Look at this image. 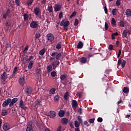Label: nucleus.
Returning a JSON list of instances; mask_svg holds the SVG:
<instances>
[{
	"label": "nucleus",
	"instance_id": "obj_56",
	"mask_svg": "<svg viewBox=\"0 0 131 131\" xmlns=\"http://www.w3.org/2000/svg\"><path fill=\"white\" fill-rule=\"evenodd\" d=\"M117 65H118L117 67H118V66H120V65H121V58H119L118 59Z\"/></svg>",
	"mask_w": 131,
	"mask_h": 131
},
{
	"label": "nucleus",
	"instance_id": "obj_35",
	"mask_svg": "<svg viewBox=\"0 0 131 131\" xmlns=\"http://www.w3.org/2000/svg\"><path fill=\"white\" fill-rule=\"evenodd\" d=\"M40 36V33H39V32H37L35 35V40H36V39H38V38H39Z\"/></svg>",
	"mask_w": 131,
	"mask_h": 131
},
{
	"label": "nucleus",
	"instance_id": "obj_48",
	"mask_svg": "<svg viewBox=\"0 0 131 131\" xmlns=\"http://www.w3.org/2000/svg\"><path fill=\"white\" fill-rule=\"evenodd\" d=\"M126 63V61L125 60H123V61L121 63V67L122 68H124V67L125 66V63Z\"/></svg>",
	"mask_w": 131,
	"mask_h": 131
},
{
	"label": "nucleus",
	"instance_id": "obj_52",
	"mask_svg": "<svg viewBox=\"0 0 131 131\" xmlns=\"http://www.w3.org/2000/svg\"><path fill=\"white\" fill-rule=\"evenodd\" d=\"M15 4L17 7H20V0H15Z\"/></svg>",
	"mask_w": 131,
	"mask_h": 131
},
{
	"label": "nucleus",
	"instance_id": "obj_31",
	"mask_svg": "<svg viewBox=\"0 0 131 131\" xmlns=\"http://www.w3.org/2000/svg\"><path fill=\"white\" fill-rule=\"evenodd\" d=\"M64 99L67 101L69 100V92H67L64 95Z\"/></svg>",
	"mask_w": 131,
	"mask_h": 131
},
{
	"label": "nucleus",
	"instance_id": "obj_43",
	"mask_svg": "<svg viewBox=\"0 0 131 131\" xmlns=\"http://www.w3.org/2000/svg\"><path fill=\"white\" fill-rule=\"evenodd\" d=\"M24 16V20H25V21L28 20V15L27 14V13H24V14L23 15Z\"/></svg>",
	"mask_w": 131,
	"mask_h": 131
},
{
	"label": "nucleus",
	"instance_id": "obj_8",
	"mask_svg": "<svg viewBox=\"0 0 131 131\" xmlns=\"http://www.w3.org/2000/svg\"><path fill=\"white\" fill-rule=\"evenodd\" d=\"M25 93L28 96L32 94V89L30 86H27L25 90Z\"/></svg>",
	"mask_w": 131,
	"mask_h": 131
},
{
	"label": "nucleus",
	"instance_id": "obj_61",
	"mask_svg": "<svg viewBox=\"0 0 131 131\" xmlns=\"http://www.w3.org/2000/svg\"><path fill=\"white\" fill-rule=\"evenodd\" d=\"M76 12H75V11H74L73 13H72V14L71 15V18H73V17H74V16H76Z\"/></svg>",
	"mask_w": 131,
	"mask_h": 131
},
{
	"label": "nucleus",
	"instance_id": "obj_15",
	"mask_svg": "<svg viewBox=\"0 0 131 131\" xmlns=\"http://www.w3.org/2000/svg\"><path fill=\"white\" fill-rule=\"evenodd\" d=\"M72 106L73 108H76L78 106V103H77V101L75 100H72Z\"/></svg>",
	"mask_w": 131,
	"mask_h": 131
},
{
	"label": "nucleus",
	"instance_id": "obj_1",
	"mask_svg": "<svg viewBox=\"0 0 131 131\" xmlns=\"http://www.w3.org/2000/svg\"><path fill=\"white\" fill-rule=\"evenodd\" d=\"M59 65H60V61L58 59L53 60L51 62V66H52L53 70H55Z\"/></svg>",
	"mask_w": 131,
	"mask_h": 131
},
{
	"label": "nucleus",
	"instance_id": "obj_16",
	"mask_svg": "<svg viewBox=\"0 0 131 131\" xmlns=\"http://www.w3.org/2000/svg\"><path fill=\"white\" fill-rule=\"evenodd\" d=\"M80 62L81 64H85V63L88 62V59H86V57H82L80 58Z\"/></svg>",
	"mask_w": 131,
	"mask_h": 131
},
{
	"label": "nucleus",
	"instance_id": "obj_63",
	"mask_svg": "<svg viewBox=\"0 0 131 131\" xmlns=\"http://www.w3.org/2000/svg\"><path fill=\"white\" fill-rule=\"evenodd\" d=\"M9 15L8 14H6V13L3 14V18L6 20L7 19V17H8Z\"/></svg>",
	"mask_w": 131,
	"mask_h": 131
},
{
	"label": "nucleus",
	"instance_id": "obj_20",
	"mask_svg": "<svg viewBox=\"0 0 131 131\" xmlns=\"http://www.w3.org/2000/svg\"><path fill=\"white\" fill-rule=\"evenodd\" d=\"M122 92L124 93V94H128L129 93V88L128 87H124L122 89Z\"/></svg>",
	"mask_w": 131,
	"mask_h": 131
},
{
	"label": "nucleus",
	"instance_id": "obj_59",
	"mask_svg": "<svg viewBox=\"0 0 131 131\" xmlns=\"http://www.w3.org/2000/svg\"><path fill=\"white\" fill-rule=\"evenodd\" d=\"M108 50H110V51H112V50H113V45H110L108 46Z\"/></svg>",
	"mask_w": 131,
	"mask_h": 131
},
{
	"label": "nucleus",
	"instance_id": "obj_6",
	"mask_svg": "<svg viewBox=\"0 0 131 131\" xmlns=\"http://www.w3.org/2000/svg\"><path fill=\"white\" fill-rule=\"evenodd\" d=\"M46 37L49 41H53L55 39V36L52 33H48Z\"/></svg>",
	"mask_w": 131,
	"mask_h": 131
},
{
	"label": "nucleus",
	"instance_id": "obj_23",
	"mask_svg": "<svg viewBox=\"0 0 131 131\" xmlns=\"http://www.w3.org/2000/svg\"><path fill=\"white\" fill-rule=\"evenodd\" d=\"M69 120L66 118H63L61 119V123L62 124H67L68 123Z\"/></svg>",
	"mask_w": 131,
	"mask_h": 131
},
{
	"label": "nucleus",
	"instance_id": "obj_33",
	"mask_svg": "<svg viewBox=\"0 0 131 131\" xmlns=\"http://www.w3.org/2000/svg\"><path fill=\"white\" fill-rule=\"evenodd\" d=\"M26 131H33V129L32 128V124L28 125L26 128Z\"/></svg>",
	"mask_w": 131,
	"mask_h": 131
},
{
	"label": "nucleus",
	"instance_id": "obj_57",
	"mask_svg": "<svg viewBox=\"0 0 131 131\" xmlns=\"http://www.w3.org/2000/svg\"><path fill=\"white\" fill-rule=\"evenodd\" d=\"M78 121H79L80 123H81V124H82V119H81V117L78 116Z\"/></svg>",
	"mask_w": 131,
	"mask_h": 131
},
{
	"label": "nucleus",
	"instance_id": "obj_10",
	"mask_svg": "<svg viewBox=\"0 0 131 131\" xmlns=\"http://www.w3.org/2000/svg\"><path fill=\"white\" fill-rule=\"evenodd\" d=\"M8 75H7L6 72H4V73L1 75V79L3 80V81H6Z\"/></svg>",
	"mask_w": 131,
	"mask_h": 131
},
{
	"label": "nucleus",
	"instance_id": "obj_14",
	"mask_svg": "<svg viewBox=\"0 0 131 131\" xmlns=\"http://www.w3.org/2000/svg\"><path fill=\"white\" fill-rule=\"evenodd\" d=\"M6 29H9L10 27H12V23L11 22V20H8L6 23L5 24Z\"/></svg>",
	"mask_w": 131,
	"mask_h": 131
},
{
	"label": "nucleus",
	"instance_id": "obj_18",
	"mask_svg": "<svg viewBox=\"0 0 131 131\" xmlns=\"http://www.w3.org/2000/svg\"><path fill=\"white\" fill-rule=\"evenodd\" d=\"M18 81L20 85H24V83H25V78H20Z\"/></svg>",
	"mask_w": 131,
	"mask_h": 131
},
{
	"label": "nucleus",
	"instance_id": "obj_44",
	"mask_svg": "<svg viewBox=\"0 0 131 131\" xmlns=\"http://www.w3.org/2000/svg\"><path fill=\"white\" fill-rule=\"evenodd\" d=\"M15 3L14 2V1H10L9 3V4L10 5V7L13 9L14 8V4Z\"/></svg>",
	"mask_w": 131,
	"mask_h": 131
},
{
	"label": "nucleus",
	"instance_id": "obj_28",
	"mask_svg": "<svg viewBox=\"0 0 131 131\" xmlns=\"http://www.w3.org/2000/svg\"><path fill=\"white\" fill-rule=\"evenodd\" d=\"M60 100V95H56L54 97V101L55 102V103H57Z\"/></svg>",
	"mask_w": 131,
	"mask_h": 131
},
{
	"label": "nucleus",
	"instance_id": "obj_39",
	"mask_svg": "<svg viewBox=\"0 0 131 131\" xmlns=\"http://www.w3.org/2000/svg\"><path fill=\"white\" fill-rule=\"evenodd\" d=\"M74 124H75V127H79V126H80V124L79 123V122H78V121L76 120L74 121Z\"/></svg>",
	"mask_w": 131,
	"mask_h": 131
},
{
	"label": "nucleus",
	"instance_id": "obj_2",
	"mask_svg": "<svg viewBox=\"0 0 131 131\" xmlns=\"http://www.w3.org/2000/svg\"><path fill=\"white\" fill-rule=\"evenodd\" d=\"M70 24V22H69V21L67 20L65 21L64 20H62L60 23V26H63L64 29H66V28L69 26Z\"/></svg>",
	"mask_w": 131,
	"mask_h": 131
},
{
	"label": "nucleus",
	"instance_id": "obj_45",
	"mask_svg": "<svg viewBox=\"0 0 131 131\" xmlns=\"http://www.w3.org/2000/svg\"><path fill=\"white\" fill-rule=\"evenodd\" d=\"M61 48H62V47L61 46V43H58L56 46V49L57 50H60V49H61Z\"/></svg>",
	"mask_w": 131,
	"mask_h": 131
},
{
	"label": "nucleus",
	"instance_id": "obj_30",
	"mask_svg": "<svg viewBox=\"0 0 131 131\" xmlns=\"http://www.w3.org/2000/svg\"><path fill=\"white\" fill-rule=\"evenodd\" d=\"M47 69L48 73H50V72H51L53 70V67H52V65H49L47 67Z\"/></svg>",
	"mask_w": 131,
	"mask_h": 131
},
{
	"label": "nucleus",
	"instance_id": "obj_49",
	"mask_svg": "<svg viewBox=\"0 0 131 131\" xmlns=\"http://www.w3.org/2000/svg\"><path fill=\"white\" fill-rule=\"evenodd\" d=\"M78 23H79L78 19L77 18H75V23H74V26H77V25H78Z\"/></svg>",
	"mask_w": 131,
	"mask_h": 131
},
{
	"label": "nucleus",
	"instance_id": "obj_32",
	"mask_svg": "<svg viewBox=\"0 0 131 131\" xmlns=\"http://www.w3.org/2000/svg\"><path fill=\"white\" fill-rule=\"evenodd\" d=\"M41 100L40 99H37L35 102V104L36 106H40V105H41Z\"/></svg>",
	"mask_w": 131,
	"mask_h": 131
},
{
	"label": "nucleus",
	"instance_id": "obj_58",
	"mask_svg": "<svg viewBox=\"0 0 131 131\" xmlns=\"http://www.w3.org/2000/svg\"><path fill=\"white\" fill-rule=\"evenodd\" d=\"M29 48V46H26L25 48V49L24 50V53H25V52H27L28 51V49Z\"/></svg>",
	"mask_w": 131,
	"mask_h": 131
},
{
	"label": "nucleus",
	"instance_id": "obj_17",
	"mask_svg": "<svg viewBox=\"0 0 131 131\" xmlns=\"http://www.w3.org/2000/svg\"><path fill=\"white\" fill-rule=\"evenodd\" d=\"M4 130L7 131L10 129V127L9 126V124L8 123H5L3 126Z\"/></svg>",
	"mask_w": 131,
	"mask_h": 131
},
{
	"label": "nucleus",
	"instance_id": "obj_64",
	"mask_svg": "<svg viewBox=\"0 0 131 131\" xmlns=\"http://www.w3.org/2000/svg\"><path fill=\"white\" fill-rule=\"evenodd\" d=\"M56 131H62V126H59Z\"/></svg>",
	"mask_w": 131,
	"mask_h": 131
},
{
	"label": "nucleus",
	"instance_id": "obj_38",
	"mask_svg": "<svg viewBox=\"0 0 131 131\" xmlns=\"http://www.w3.org/2000/svg\"><path fill=\"white\" fill-rule=\"evenodd\" d=\"M119 24L120 27H124V21L120 20V22L119 23Z\"/></svg>",
	"mask_w": 131,
	"mask_h": 131
},
{
	"label": "nucleus",
	"instance_id": "obj_21",
	"mask_svg": "<svg viewBox=\"0 0 131 131\" xmlns=\"http://www.w3.org/2000/svg\"><path fill=\"white\" fill-rule=\"evenodd\" d=\"M61 81H64L66 78H67V75L66 74H62L60 76Z\"/></svg>",
	"mask_w": 131,
	"mask_h": 131
},
{
	"label": "nucleus",
	"instance_id": "obj_12",
	"mask_svg": "<svg viewBox=\"0 0 131 131\" xmlns=\"http://www.w3.org/2000/svg\"><path fill=\"white\" fill-rule=\"evenodd\" d=\"M33 13L35 14V15H36V16H38V15H39V13H40L39 7H36L35 8H34Z\"/></svg>",
	"mask_w": 131,
	"mask_h": 131
},
{
	"label": "nucleus",
	"instance_id": "obj_29",
	"mask_svg": "<svg viewBox=\"0 0 131 131\" xmlns=\"http://www.w3.org/2000/svg\"><path fill=\"white\" fill-rule=\"evenodd\" d=\"M128 31L127 30H124L122 32V37L124 38V37H127V36Z\"/></svg>",
	"mask_w": 131,
	"mask_h": 131
},
{
	"label": "nucleus",
	"instance_id": "obj_36",
	"mask_svg": "<svg viewBox=\"0 0 131 131\" xmlns=\"http://www.w3.org/2000/svg\"><path fill=\"white\" fill-rule=\"evenodd\" d=\"M111 25H113L114 26H116V20L115 18H113L111 20Z\"/></svg>",
	"mask_w": 131,
	"mask_h": 131
},
{
	"label": "nucleus",
	"instance_id": "obj_13",
	"mask_svg": "<svg viewBox=\"0 0 131 131\" xmlns=\"http://www.w3.org/2000/svg\"><path fill=\"white\" fill-rule=\"evenodd\" d=\"M62 9V6L58 4H55L54 7V10L55 12H59Z\"/></svg>",
	"mask_w": 131,
	"mask_h": 131
},
{
	"label": "nucleus",
	"instance_id": "obj_60",
	"mask_svg": "<svg viewBox=\"0 0 131 131\" xmlns=\"http://www.w3.org/2000/svg\"><path fill=\"white\" fill-rule=\"evenodd\" d=\"M19 107H21V106H23L24 105V102H23V100H21L19 102Z\"/></svg>",
	"mask_w": 131,
	"mask_h": 131
},
{
	"label": "nucleus",
	"instance_id": "obj_9",
	"mask_svg": "<svg viewBox=\"0 0 131 131\" xmlns=\"http://www.w3.org/2000/svg\"><path fill=\"white\" fill-rule=\"evenodd\" d=\"M29 59L28 58V56L26 55L23 56L21 57V61L23 64H26L27 61H29Z\"/></svg>",
	"mask_w": 131,
	"mask_h": 131
},
{
	"label": "nucleus",
	"instance_id": "obj_4",
	"mask_svg": "<svg viewBox=\"0 0 131 131\" xmlns=\"http://www.w3.org/2000/svg\"><path fill=\"white\" fill-rule=\"evenodd\" d=\"M11 98H8L5 100V101L2 104L3 107H7V106L9 105L10 107V104H11Z\"/></svg>",
	"mask_w": 131,
	"mask_h": 131
},
{
	"label": "nucleus",
	"instance_id": "obj_5",
	"mask_svg": "<svg viewBox=\"0 0 131 131\" xmlns=\"http://www.w3.org/2000/svg\"><path fill=\"white\" fill-rule=\"evenodd\" d=\"M31 28H37L38 27V21H32L31 22L30 25Z\"/></svg>",
	"mask_w": 131,
	"mask_h": 131
},
{
	"label": "nucleus",
	"instance_id": "obj_11",
	"mask_svg": "<svg viewBox=\"0 0 131 131\" xmlns=\"http://www.w3.org/2000/svg\"><path fill=\"white\" fill-rule=\"evenodd\" d=\"M17 101L18 98H14L11 99V103L9 104V107H13V106H14V104H15V103H16Z\"/></svg>",
	"mask_w": 131,
	"mask_h": 131
},
{
	"label": "nucleus",
	"instance_id": "obj_47",
	"mask_svg": "<svg viewBox=\"0 0 131 131\" xmlns=\"http://www.w3.org/2000/svg\"><path fill=\"white\" fill-rule=\"evenodd\" d=\"M116 5L117 6V7H119L120 5H121V3L120 2V0H117L116 2Z\"/></svg>",
	"mask_w": 131,
	"mask_h": 131
},
{
	"label": "nucleus",
	"instance_id": "obj_7",
	"mask_svg": "<svg viewBox=\"0 0 131 131\" xmlns=\"http://www.w3.org/2000/svg\"><path fill=\"white\" fill-rule=\"evenodd\" d=\"M47 116H49L50 118H55L56 117V112L54 111H51L47 113Z\"/></svg>",
	"mask_w": 131,
	"mask_h": 131
},
{
	"label": "nucleus",
	"instance_id": "obj_55",
	"mask_svg": "<svg viewBox=\"0 0 131 131\" xmlns=\"http://www.w3.org/2000/svg\"><path fill=\"white\" fill-rule=\"evenodd\" d=\"M105 30H108V28H109V26H108V24L107 23H105Z\"/></svg>",
	"mask_w": 131,
	"mask_h": 131
},
{
	"label": "nucleus",
	"instance_id": "obj_51",
	"mask_svg": "<svg viewBox=\"0 0 131 131\" xmlns=\"http://www.w3.org/2000/svg\"><path fill=\"white\" fill-rule=\"evenodd\" d=\"M33 3V0H29L27 2V5L29 6H31Z\"/></svg>",
	"mask_w": 131,
	"mask_h": 131
},
{
	"label": "nucleus",
	"instance_id": "obj_40",
	"mask_svg": "<svg viewBox=\"0 0 131 131\" xmlns=\"http://www.w3.org/2000/svg\"><path fill=\"white\" fill-rule=\"evenodd\" d=\"M51 75L52 77H55V76H57V73L55 71H52L51 73Z\"/></svg>",
	"mask_w": 131,
	"mask_h": 131
},
{
	"label": "nucleus",
	"instance_id": "obj_3",
	"mask_svg": "<svg viewBox=\"0 0 131 131\" xmlns=\"http://www.w3.org/2000/svg\"><path fill=\"white\" fill-rule=\"evenodd\" d=\"M51 56L54 58L56 57V60H60V59H61V53H58L57 52H54L51 54Z\"/></svg>",
	"mask_w": 131,
	"mask_h": 131
},
{
	"label": "nucleus",
	"instance_id": "obj_46",
	"mask_svg": "<svg viewBox=\"0 0 131 131\" xmlns=\"http://www.w3.org/2000/svg\"><path fill=\"white\" fill-rule=\"evenodd\" d=\"M5 14L6 15H8V16H10V14H11V9H8L6 11Z\"/></svg>",
	"mask_w": 131,
	"mask_h": 131
},
{
	"label": "nucleus",
	"instance_id": "obj_37",
	"mask_svg": "<svg viewBox=\"0 0 131 131\" xmlns=\"http://www.w3.org/2000/svg\"><path fill=\"white\" fill-rule=\"evenodd\" d=\"M112 13L114 16L116 15V14H117V9L115 8L113 9L112 11Z\"/></svg>",
	"mask_w": 131,
	"mask_h": 131
},
{
	"label": "nucleus",
	"instance_id": "obj_50",
	"mask_svg": "<svg viewBox=\"0 0 131 131\" xmlns=\"http://www.w3.org/2000/svg\"><path fill=\"white\" fill-rule=\"evenodd\" d=\"M95 118H92L89 120V122H90V123H94V122H95Z\"/></svg>",
	"mask_w": 131,
	"mask_h": 131
},
{
	"label": "nucleus",
	"instance_id": "obj_26",
	"mask_svg": "<svg viewBox=\"0 0 131 131\" xmlns=\"http://www.w3.org/2000/svg\"><path fill=\"white\" fill-rule=\"evenodd\" d=\"M56 92V89L55 88H52L49 92V94L50 96H52V95H54Z\"/></svg>",
	"mask_w": 131,
	"mask_h": 131
},
{
	"label": "nucleus",
	"instance_id": "obj_54",
	"mask_svg": "<svg viewBox=\"0 0 131 131\" xmlns=\"http://www.w3.org/2000/svg\"><path fill=\"white\" fill-rule=\"evenodd\" d=\"M18 71V68H17V67H15L14 69L13 73V74H16V72H17V71Z\"/></svg>",
	"mask_w": 131,
	"mask_h": 131
},
{
	"label": "nucleus",
	"instance_id": "obj_53",
	"mask_svg": "<svg viewBox=\"0 0 131 131\" xmlns=\"http://www.w3.org/2000/svg\"><path fill=\"white\" fill-rule=\"evenodd\" d=\"M98 122H103V118L99 117L97 118Z\"/></svg>",
	"mask_w": 131,
	"mask_h": 131
},
{
	"label": "nucleus",
	"instance_id": "obj_22",
	"mask_svg": "<svg viewBox=\"0 0 131 131\" xmlns=\"http://www.w3.org/2000/svg\"><path fill=\"white\" fill-rule=\"evenodd\" d=\"M77 48L78 49H82L83 48V43L81 41H80L77 45Z\"/></svg>",
	"mask_w": 131,
	"mask_h": 131
},
{
	"label": "nucleus",
	"instance_id": "obj_19",
	"mask_svg": "<svg viewBox=\"0 0 131 131\" xmlns=\"http://www.w3.org/2000/svg\"><path fill=\"white\" fill-rule=\"evenodd\" d=\"M64 115H65V111L60 110L58 113V116L59 117H64Z\"/></svg>",
	"mask_w": 131,
	"mask_h": 131
},
{
	"label": "nucleus",
	"instance_id": "obj_25",
	"mask_svg": "<svg viewBox=\"0 0 131 131\" xmlns=\"http://www.w3.org/2000/svg\"><path fill=\"white\" fill-rule=\"evenodd\" d=\"M33 64H34V61H33V60H31L28 66V69H31V68L33 67Z\"/></svg>",
	"mask_w": 131,
	"mask_h": 131
},
{
	"label": "nucleus",
	"instance_id": "obj_34",
	"mask_svg": "<svg viewBox=\"0 0 131 131\" xmlns=\"http://www.w3.org/2000/svg\"><path fill=\"white\" fill-rule=\"evenodd\" d=\"M45 53H46V49H45V48L41 50L39 52V54L40 55V56H43V55H45Z\"/></svg>",
	"mask_w": 131,
	"mask_h": 131
},
{
	"label": "nucleus",
	"instance_id": "obj_27",
	"mask_svg": "<svg viewBox=\"0 0 131 131\" xmlns=\"http://www.w3.org/2000/svg\"><path fill=\"white\" fill-rule=\"evenodd\" d=\"M8 115V110L3 109L2 111V116H6Z\"/></svg>",
	"mask_w": 131,
	"mask_h": 131
},
{
	"label": "nucleus",
	"instance_id": "obj_24",
	"mask_svg": "<svg viewBox=\"0 0 131 131\" xmlns=\"http://www.w3.org/2000/svg\"><path fill=\"white\" fill-rule=\"evenodd\" d=\"M125 14L126 15V17H130L131 16V10L129 9H126Z\"/></svg>",
	"mask_w": 131,
	"mask_h": 131
},
{
	"label": "nucleus",
	"instance_id": "obj_62",
	"mask_svg": "<svg viewBox=\"0 0 131 131\" xmlns=\"http://www.w3.org/2000/svg\"><path fill=\"white\" fill-rule=\"evenodd\" d=\"M62 17H63V12H60L59 14V19H62Z\"/></svg>",
	"mask_w": 131,
	"mask_h": 131
},
{
	"label": "nucleus",
	"instance_id": "obj_41",
	"mask_svg": "<svg viewBox=\"0 0 131 131\" xmlns=\"http://www.w3.org/2000/svg\"><path fill=\"white\" fill-rule=\"evenodd\" d=\"M48 11L49 13H52L53 12V6L52 5L48 6Z\"/></svg>",
	"mask_w": 131,
	"mask_h": 131
},
{
	"label": "nucleus",
	"instance_id": "obj_42",
	"mask_svg": "<svg viewBox=\"0 0 131 131\" xmlns=\"http://www.w3.org/2000/svg\"><path fill=\"white\" fill-rule=\"evenodd\" d=\"M36 73L37 75H40L41 73V70H40V69H36Z\"/></svg>",
	"mask_w": 131,
	"mask_h": 131
}]
</instances>
